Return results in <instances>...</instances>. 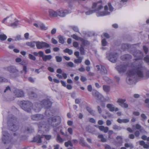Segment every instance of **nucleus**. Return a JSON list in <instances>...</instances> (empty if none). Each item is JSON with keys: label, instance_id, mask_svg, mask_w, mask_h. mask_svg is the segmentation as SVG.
I'll list each match as a JSON object with an SVG mask.
<instances>
[{"label": "nucleus", "instance_id": "60", "mask_svg": "<svg viewBox=\"0 0 149 149\" xmlns=\"http://www.w3.org/2000/svg\"><path fill=\"white\" fill-rule=\"evenodd\" d=\"M7 81V79L3 77H0V83L2 82H6Z\"/></svg>", "mask_w": 149, "mask_h": 149}, {"label": "nucleus", "instance_id": "20", "mask_svg": "<svg viewBox=\"0 0 149 149\" xmlns=\"http://www.w3.org/2000/svg\"><path fill=\"white\" fill-rule=\"evenodd\" d=\"M44 137V135H37L34 137L33 141L38 143H40L42 142L41 139Z\"/></svg>", "mask_w": 149, "mask_h": 149}, {"label": "nucleus", "instance_id": "29", "mask_svg": "<svg viewBox=\"0 0 149 149\" xmlns=\"http://www.w3.org/2000/svg\"><path fill=\"white\" fill-rule=\"evenodd\" d=\"M34 131L33 128L31 127H27L25 129V132L27 133L33 132Z\"/></svg>", "mask_w": 149, "mask_h": 149}, {"label": "nucleus", "instance_id": "53", "mask_svg": "<svg viewBox=\"0 0 149 149\" xmlns=\"http://www.w3.org/2000/svg\"><path fill=\"white\" fill-rule=\"evenodd\" d=\"M140 135V132L138 130H136L134 132V135L136 137H139Z\"/></svg>", "mask_w": 149, "mask_h": 149}, {"label": "nucleus", "instance_id": "3", "mask_svg": "<svg viewBox=\"0 0 149 149\" xmlns=\"http://www.w3.org/2000/svg\"><path fill=\"white\" fill-rule=\"evenodd\" d=\"M8 124L9 129L11 131L15 132L19 128V124L17 118L11 114L8 116Z\"/></svg>", "mask_w": 149, "mask_h": 149}, {"label": "nucleus", "instance_id": "48", "mask_svg": "<svg viewBox=\"0 0 149 149\" xmlns=\"http://www.w3.org/2000/svg\"><path fill=\"white\" fill-rule=\"evenodd\" d=\"M7 38V36L5 34L0 35V39L1 40H5Z\"/></svg>", "mask_w": 149, "mask_h": 149}, {"label": "nucleus", "instance_id": "22", "mask_svg": "<svg viewBox=\"0 0 149 149\" xmlns=\"http://www.w3.org/2000/svg\"><path fill=\"white\" fill-rule=\"evenodd\" d=\"M132 58V56L130 54H126L121 57V60L123 61H127L130 59Z\"/></svg>", "mask_w": 149, "mask_h": 149}, {"label": "nucleus", "instance_id": "37", "mask_svg": "<svg viewBox=\"0 0 149 149\" xmlns=\"http://www.w3.org/2000/svg\"><path fill=\"white\" fill-rule=\"evenodd\" d=\"M38 127L39 129L41 128H45L46 127L45 126V123L44 122H40L38 124Z\"/></svg>", "mask_w": 149, "mask_h": 149}, {"label": "nucleus", "instance_id": "39", "mask_svg": "<svg viewBox=\"0 0 149 149\" xmlns=\"http://www.w3.org/2000/svg\"><path fill=\"white\" fill-rule=\"evenodd\" d=\"M56 140L58 142L60 143H63L64 141L59 134L57 135Z\"/></svg>", "mask_w": 149, "mask_h": 149}, {"label": "nucleus", "instance_id": "17", "mask_svg": "<svg viewBox=\"0 0 149 149\" xmlns=\"http://www.w3.org/2000/svg\"><path fill=\"white\" fill-rule=\"evenodd\" d=\"M125 101V99L119 98L117 102L121 107L125 108H127L128 107V105L127 103H124Z\"/></svg>", "mask_w": 149, "mask_h": 149}, {"label": "nucleus", "instance_id": "51", "mask_svg": "<svg viewBox=\"0 0 149 149\" xmlns=\"http://www.w3.org/2000/svg\"><path fill=\"white\" fill-rule=\"evenodd\" d=\"M142 139L144 140H147V141H149V137L145 135H143L141 137Z\"/></svg>", "mask_w": 149, "mask_h": 149}, {"label": "nucleus", "instance_id": "64", "mask_svg": "<svg viewBox=\"0 0 149 149\" xmlns=\"http://www.w3.org/2000/svg\"><path fill=\"white\" fill-rule=\"evenodd\" d=\"M85 69L83 67V66H82L80 68L78 69V70L82 72H84L85 71Z\"/></svg>", "mask_w": 149, "mask_h": 149}, {"label": "nucleus", "instance_id": "47", "mask_svg": "<svg viewBox=\"0 0 149 149\" xmlns=\"http://www.w3.org/2000/svg\"><path fill=\"white\" fill-rule=\"evenodd\" d=\"M71 37L77 40H80L81 39V38L78 37L75 34H73V35H72Z\"/></svg>", "mask_w": 149, "mask_h": 149}, {"label": "nucleus", "instance_id": "58", "mask_svg": "<svg viewBox=\"0 0 149 149\" xmlns=\"http://www.w3.org/2000/svg\"><path fill=\"white\" fill-rule=\"evenodd\" d=\"M144 61L147 63H149V56L147 55L144 58Z\"/></svg>", "mask_w": 149, "mask_h": 149}, {"label": "nucleus", "instance_id": "36", "mask_svg": "<svg viewBox=\"0 0 149 149\" xmlns=\"http://www.w3.org/2000/svg\"><path fill=\"white\" fill-rule=\"evenodd\" d=\"M135 127L136 129L139 130L140 132H141L142 130H143L145 133H147V132L146 131L143 129H141L142 127L139 124H137L136 125Z\"/></svg>", "mask_w": 149, "mask_h": 149}, {"label": "nucleus", "instance_id": "59", "mask_svg": "<svg viewBox=\"0 0 149 149\" xmlns=\"http://www.w3.org/2000/svg\"><path fill=\"white\" fill-rule=\"evenodd\" d=\"M80 80L82 82H84L86 81L87 79L86 77L83 76H81Z\"/></svg>", "mask_w": 149, "mask_h": 149}, {"label": "nucleus", "instance_id": "19", "mask_svg": "<svg viewBox=\"0 0 149 149\" xmlns=\"http://www.w3.org/2000/svg\"><path fill=\"white\" fill-rule=\"evenodd\" d=\"M14 93L15 95L17 97H22L24 96V93L21 90H15L14 91Z\"/></svg>", "mask_w": 149, "mask_h": 149}, {"label": "nucleus", "instance_id": "25", "mask_svg": "<svg viewBox=\"0 0 149 149\" xmlns=\"http://www.w3.org/2000/svg\"><path fill=\"white\" fill-rule=\"evenodd\" d=\"M98 127L100 131L103 132L105 133H107L108 131L109 128L108 127H104L102 125L98 126Z\"/></svg>", "mask_w": 149, "mask_h": 149}, {"label": "nucleus", "instance_id": "5", "mask_svg": "<svg viewBox=\"0 0 149 149\" xmlns=\"http://www.w3.org/2000/svg\"><path fill=\"white\" fill-rule=\"evenodd\" d=\"M4 128L3 127L2 141L4 144L9 143L11 141V137L10 136L9 134L6 131L4 130Z\"/></svg>", "mask_w": 149, "mask_h": 149}, {"label": "nucleus", "instance_id": "33", "mask_svg": "<svg viewBox=\"0 0 149 149\" xmlns=\"http://www.w3.org/2000/svg\"><path fill=\"white\" fill-rule=\"evenodd\" d=\"M130 46L129 44L126 43H123L122 45V48L124 50H125L127 49L128 50L129 46Z\"/></svg>", "mask_w": 149, "mask_h": 149}, {"label": "nucleus", "instance_id": "24", "mask_svg": "<svg viewBox=\"0 0 149 149\" xmlns=\"http://www.w3.org/2000/svg\"><path fill=\"white\" fill-rule=\"evenodd\" d=\"M136 45V44L131 45L130 44V46H129V48H128V51L133 54V53L136 50V48L135 47V46Z\"/></svg>", "mask_w": 149, "mask_h": 149}, {"label": "nucleus", "instance_id": "7", "mask_svg": "<svg viewBox=\"0 0 149 149\" xmlns=\"http://www.w3.org/2000/svg\"><path fill=\"white\" fill-rule=\"evenodd\" d=\"M7 70L11 74H10L12 78L16 77L17 76L16 72H18L16 67L14 66H10L6 68Z\"/></svg>", "mask_w": 149, "mask_h": 149}, {"label": "nucleus", "instance_id": "63", "mask_svg": "<svg viewBox=\"0 0 149 149\" xmlns=\"http://www.w3.org/2000/svg\"><path fill=\"white\" fill-rule=\"evenodd\" d=\"M60 133L65 137H67L68 135L66 133H65L62 131V130H61L60 131Z\"/></svg>", "mask_w": 149, "mask_h": 149}, {"label": "nucleus", "instance_id": "14", "mask_svg": "<svg viewBox=\"0 0 149 149\" xmlns=\"http://www.w3.org/2000/svg\"><path fill=\"white\" fill-rule=\"evenodd\" d=\"M96 67L97 68V71L100 70V73L102 75H104L107 74V71L105 67L102 65L100 66L99 65H97Z\"/></svg>", "mask_w": 149, "mask_h": 149}, {"label": "nucleus", "instance_id": "62", "mask_svg": "<svg viewBox=\"0 0 149 149\" xmlns=\"http://www.w3.org/2000/svg\"><path fill=\"white\" fill-rule=\"evenodd\" d=\"M102 45L103 46H105L107 44V42L105 39L102 40Z\"/></svg>", "mask_w": 149, "mask_h": 149}, {"label": "nucleus", "instance_id": "56", "mask_svg": "<svg viewBox=\"0 0 149 149\" xmlns=\"http://www.w3.org/2000/svg\"><path fill=\"white\" fill-rule=\"evenodd\" d=\"M72 28L76 32H78L79 33V29L77 26H72Z\"/></svg>", "mask_w": 149, "mask_h": 149}, {"label": "nucleus", "instance_id": "12", "mask_svg": "<svg viewBox=\"0 0 149 149\" xmlns=\"http://www.w3.org/2000/svg\"><path fill=\"white\" fill-rule=\"evenodd\" d=\"M127 65L123 63L120 65H118L116 67V69L119 73H121L124 72L126 70Z\"/></svg>", "mask_w": 149, "mask_h": 149}, {"label": "nucleus", "instance_id": "6", "mask_svg": "<svg viewBox=\"0 0 149 149\" xmlns=\"http://www.w3.org/2000/svg\"><path fill=\"white\" fill-rule=\"evenodd\" d=\"M106 58L110 62L115 63L116 61L118 58V54L116 52H111L107 54Z\"/></svg>", "mask_w": 149, "mask_h": 149}, {"label": "nucleus", "instance_id": "18", "mask_svg": "<svg viewBox=\"0 0 149 149\" xmlns=\"http://www.w3.org/2000/svg\"><path fill=\"white\" fill-rule=\"evenodd\" d=\"M57 12L58 13V16L62 17H65L66 15L69 13L68 10H60L58 11H57Z\"/></svg>", "mask_w": 149, "mask_h": 149}, {"label": "nucleus", "instance_id": "30", "mask_svg": "<svg viewBox=\"0 0 149 149\" xmlns=\"http://www.w3.org/2000/svg\"><path fill=\"white\" fill-rule=\"evenodd\" d=\"M77 58L75 59L74 60V62L76 64L80 63L82 61V60L83 59V57H77Z\"/></svg>", "mask_w": 149, "mask_h": 149}, {"label": "nucleus", "instance_id": "11", "mask_svg": "<svg viewBox=\"0 0 149 149\" xmlns=\"http://www.w3.org/2000/svg\"><path fill=\"white\" fill-rule=\"evenodd\" d=\"M92 95L97 100L100 102L103 100L104 97L98 92L96 90H93L92 92Z\"/></svg>", "mask_w": 149, "mask_h": 149}, {"label": "nucleus", "instance_id": "34", "mask_svg": "<svg viewBox=\"0 0 149 149\" xmlns=\"http://www.w3.org/2000/svg\"><path fill=\"white\" fill-rule=\"evenodd\" d=\"M84 46L82 45H81L79 50L81 54L82 55H84L85 54V50L84 49Z\"/></svg>", "mask_w": 149, "mask_h": 149}, {"label": "nucleus", "instance_id": "44", "mask_svg": "<svg viewBox=\"0 0 149 149\" xmlns=\"http://www.w3.org/2000/svg\"><path fill=\"white\" fill-rule=\"evenodd\" d=\"M65 145L66 147H68L69 146L71 147L73 146V144L70 141H69L67 142H65Z\"/></svg>", "mask_w": 149, "mask_h": 149}, {"label": "nucleus", "instance_id": "49", "mask_svg": "<svg viewBox=\"0 0 149 149\" xmlns=\"http://www.w3.org/2000/svg\"><path fill=\"white\" fill-rule=\"evenodd\" d=\"M141 117L142 118L141 119L143 121H145L147 119V117L146 116L145 114L144 113H142L141 114Z\"/></svg>", "mask_w": 149, "mask_h": 149}, {"label": "nucleus", "instance_id": "55", "mask_svg": "<svg viewBox=\"0 0 149 149\" xmlns=\"http://www.w3.org/2000/svg\"><path fill=\"white\" fill-rule=\"evenodd\" d=\"M40 28L42 30H46L47 29V27H46L44 24H40Z\"/></svg>", "mask_w": 149, "mask_h": 149}, {"label": "nucleus", "instance_id": "50", "mask_svg": "<svg viewBox=\"0 0 149 149\" xmlns=\"http://www.w3.org/2000/svg\"><path fill=\"white\" fill-rule=\"evenodd\" d=\"M55 58L56 61L58 62H60L62 61V58L61 56H56Z\"/></svg>", "mask_w": 149, "mask_h": 149}, {"label": "nucleus", "instance_id": "38", "mask_svg": "<svg viewBox=\"0 0 149 149\" xmlns=\"http://www.w3.org/2000/svg\"><path fill=\"white\" fill-rule=\"evenodd\" d=\"M58 38L59 39V42L60 43L63 44L64 43L65 39L63 36L61 35H59L58 36Z\"/></svg>", "mask_w": 149, "mask_h": 149}, {"label": "nucleus", "instance_id": "1", "mask_svg": "<svg viewBox=\"0 0 149 149\" xmlns=\"http://www.w3.org/2000/svg\"><path fill=\"white\" fill-rule=\"evenodd\" d=\"M142 62L140 60H136L131 65L133 70L128 71L126 81L129 84H135L138 79V77L142 78L144 76L145 68L142 66Z\"/></svg>", "mask_w": 149, "mask_h": 149}, {"label": "nucleus", "instance_id": "21", "mask_svg": "<svg viewBox=\"0 0 149 149\" xmlns=\"http://www.w3.org/2000/svg\"><path fill=\"white\" fill-rule=\"evenodd\" d=\"M49 15L51 17H56L58 16L57 11H54L52 9H49Z\"/></svg>", "mask_w": 149, "mask_h": 149}, {"label": "nucleus", "instance_id": "23", "mask_svg": "<svg viewBox=\"0 0 149 149\" xmlns=\"http://www.w3.org/2000/svg\"><path fill=\"white\" fill-rule=\"evenodd\" d=\"M15 22L10 23L8 26H11L13 28H15L17 27L19 25V22L20 21L16 19H15Z\"/></svg>", "mask_w": 149, "mask_h": 149}, {"label": "nucleus", "instance_id": "2", "mask_svg": "<svg viewBox=\"0 0 149 149\" xmlns=\"http://www.w3.org/2000/svg\"><path fill=\"white\" fill-rule=\"evenodd\" d=\"M101 1H100L97 3H93L92 6V10H90L86 12V15H89L92 13L97 12V16H102L109 15L110 14V12L108 11V7L107 6H105L104 7V11L100 12L99 11L103 8V6L101 4Z\"/></svg>", "mask_w": 149, "mask_h": 149}, {"label": "nucleus", "instance_id": "27", "mask_svg": "<svg viewBox=\"0 0 149 149\" xmlns=\"http://www.w3.org/2000/svg\"><path fill=\"white\" fill-rule=\"evenodd\" d=\"M107 107L110 111L113 112L114 111L115 107L113 104H108L107 105Z\"/></svg>", "mask_w": 149, "mask_h": 149}, {"label": "nucleus", "instance_id": "52", "mask_svg": "<svg viewBox=\"0 0 149 149\" xmlns=\"http://www.w3.org/2000/svg\"><path fill=\"white\" fill-rule=\"evenodd\" d=\"M29 58L31 60L33 61H35L36 60V57L31 54H29Z\"/></svg>", "mask_w": 149, "mask_h": 149}, {"label": "nucleus", "instance_id": "13", "mask_svg": "<svg viewBox=\"0 0 149 149\" xmlns=\"http://www.w3.org/2000/svg\"><path fill=\"white\" fill-rule=\"evenodd\" d=\"M43 107L42 105L39 103H35L32 106L33 109L36 112H39Z\"/></svg>", "mask_w": 149, "mask_h": 149}, {"label": "nucleus", "instance_id": "26", "mask_svg": "<svg viewBox=\"0 0 149 149\" xmlns=\"http://www.w3.org/2000/svg\"><path fill=\"white\" fill-rule=\"evenodd\" d=\"M52 58V57L51 55H45L42 59L43 61L46 62L47 61L50 60Z\"/></svg>", "mask_w": 149, "mask_h": 149}, {"label": "nucleus", "instance_id": "61", "mask_svg": "<svg viewBox=\"0 0 149 149\" xmlns=\"http://www.w3.org/2000/svg\"><path fill=\"white\" fill-rule=\"evenodd\" d=\"M108 6L109 7V11L111 12L113 11V8L111 4L110 3H109L108 4Z\"/></svg>", "mask_w": 149, "mask_h": 149}, {"label": "nucleus", "instance_id": "40", "mask_svg": "<svg viewBox=\"0 0 149 149\" xmlns=\"http://www.w3.org/2000/svg\"><path fill=\"white\" fill-rule=\"evenodd\" d=\"M63 51L65 53H68V54L70 55L72 54L73 53V51L71 50L70 49L68 48H67L65 49Z\"/></svg>", "mask_w": 149, "mask_h": 149}, {"label": "nucleus", "instance_id": "28", "mask_svg": "<svg viewBox=\"0 0 149 149\" xmlns=\"http://www.w3.org/2000/svg\"><path fill=\"white\" fill-rule=\"evenodd\" d=\"M36 41H33L30 42H26V44L28 46L30 47L31 48H34L36 45Z\"/></svg>", "mask_w": 149, "mask_h": 149}, {"label": "nucleus", "instance_id": "45", "mask_svg": "<svg viewBox=\"0 0 149 149\" xmlns=\"http://www.w3.org/2000/svg\"><path fill=\"white\" fill-rule=\"evenodd\" d=\"M65 64L68 67H70L71 68H72L74 67V64L71 62H66L65 63Z\"/></svg>", "mask_w": 149, "mask_h": 149}, {"label": "nucleus", "instance_id": "32", "mask_svg": "<svg viewBox=\"0 0 149 149\" xmlns=\"http://www.w3.org/2000/svg\"><path fill=\"white\" fill-rule=\"evenodd\" d=\"M103 90L106 92H109L110 90V87L109 86L104 85L103 86Z\"/></svg>", "mask_w": 149, "mask_h": 149}, {"label": "nucleus", "instance_id": "46", "mask_svg": "<svg viewBox=\"0 0 149 149\" xmlns=\"http://www.w3.org/2000/svg\"><path fill=\"white\" fill-rule=\"evenodd\" d=\"M29 96L31 98H35L37 97V95L35 93L33 92H31L29 93Z\"/></svg>", "mask_w": 149, "mask_h": 149}, {"label": "nucleus", "instance_id": "43", "mask_svg": "<svg viewBox=\"0 0 149 149\" xmlns=\"http://www.w3.org/2000/svg\"><path fill=\"white\" fill-rule=\"evenodd\" d=\"M88 131L89 132L92 134H95L96 132L95 130L93 128L88 129Z\"/></svg>", "mask_w": 149, "mask_h": 149}, {"label": "nucleus", "instance_id": "15", "mask_svg": "<svg viewBox=\"0 0 149 149\" xmlns=\"http://www.w3.org/2000/svg\"><path fill=\"white\" fill-rule=\"evenodd\" d=\"M41 103L43 107H44L47 109L50 107L52 105L51 102L48 99L43 100Z\"/></svg>", "mask_w": 149, "mask_h": 149}, {"label": "nucleus", "instance_id": "42", "mask_svg": "<svg viewBox=\"0 0 149 149\" xmlns=\"http://www.w3.org/2000/svg\"><path fill=\"white\" fill-rule=\"evenodd\" d=\"M112 128L113 130H120L122 129V128L121 127L118 126L116 125H113V126Z\"/></svg>", "mask_w": 149, "mask_h": 149}, {"label": "nucleus", "instance_id": "16", "mask_svg": "<svg viewBox=\"0 0 149 149\" xmlns=\"http://www.w3.org/2000/svg\"><path fill=\"white\" fill-rule=\"evenodd\" d=\"M43 118V115L39 114L33 115L31 116V118L33 120L38 121L41 120Z\"/></svg>", "mask_w": 149, "mask_h": 149}, {"label": "nucleus", "instance_id": "35", "mask_svg": "<svg viewBox=\"0 0 149 149\" xmlns=\"http://www.w3.org/2000/svg\"><path fill=\"white\" fill-rule=\"evenodd\" d=\"M98 137L101 139V142H105L107 141V140L106 139L104 138L103 135L100 134L98 135Z\"/></svg>", "mask_w": 149, "mask_h": 149}, {"label": "nucleus", "instance_id": "8", "mask_svg": "<svg viewBox=\"0 0 149 149\" xmlns=\"http://www.w3.org/2000/svg\"><path fill=\"white\" fill-rule=\"evenodd\" d=\"M48 122L49 125L53 127H56L60 123L58 122L57 120V117L55 116L52 118H49L48 119Z\"/></svg>", "mask_w": 149, "mask_h": 149}, {"label": "nucleus", "instance_id": "9", "mask_svg": "<svg viewBox=\"0 0 149 149\" xmlns=\"http://www.w3.org/2000/svg\"><path fill=\"white\" fill-rule=\"evenodd\" d=\"M36 45L37 48L38 49H42L44 47L49 48L50 47L49 44L43 41H36Z\"/></svg>", "mask_w": 149, "mask_h": 149}, {"label": "nucleus", "instance_id": "4", "mask_svg": "<svg viewBox=\"0 0 149 149\" xmlns=\"http://www.w3.org/2000/svg\"><path fill=\"white\" fill-rule=\"evenodd\" d=\"M20 106L21 108L26 112H31L33 104L31 102L28 101H24L20 102Z\"/></svg>", "mask_w": 149, "mask_h": 149}, {"label": "nucleus", "instance_id": "41", "mask_svg": "<svg viewBox=\"0 0 149 149\" xmlns=\"http://www.w3.org/2000/svg\"><path fill=\"white\" fill-rule=\"evenodd\" d=\"M125 146L127 148H134L133 145L132 143H125Z\"/></svg>", "mask_w": 149, "mask_h": 149}, {"label": "nucleus", "instance_id": "57", "mask_svg": "<svg viewBox=\"0 0 149 149\" xmlns=\"http://www.w3.org/2000/svg\"><path fill=\"white\" fill-rule=\"evenodd\" d=\"M38 55H39V57H42V59L43 57L45 55V54L44 52L43 51H40L39 52Z\"/></svg>", "mask_w": 149, "mask_h": 149}, {"label": "nucleus", "instance_id": "54", "mask_svg": "<svg viewBox=\"0 0 149 149\" xmlns=\"http://www.w3.org/2000/svg\"><path fill=\"white\" fill-rule=\"evenodd\" d=\"M15 39L14 41H17V40H19L22 39L21 36L20 35H18L15 38Z\"/></svg>", "mask_w": 149, "mask_h": 149}, {"label": "nucleus", "instance_id": "31", "mask_svg": "<svg viewBox=\"0 0 149 149\" xmlns=\"http://www.w3.org/2000/svg\"><path fill=\"white\" fill-rule=\"evenodd\" d=\"M80 41L82 42V44L81 45H82L84 46H85L88 45L90 44L88 40L82 38H81Z\"/></svg>", "mask_w": 149, "mask_h": 149}, {"label": "nucleus", "instance_id": "10", "mask_svg": "<svg viewBox=\"0 0 149 149\" xmlns=\"http://www.w3.org/2000/svg\"><path fill=\"white\" fill-rule=\"evenodd\" d=\"M132 54L135 57H137L138 58L135 59V61L133 62L132 64L135 62L136 60H140L142 61V60H141V59L142 58L143 56V53L140 50H136ZM142 62H143V61ZM142 63L143 62L142 64Z\"/></svg>", "mask_w": 149, "mask_h": 149}]
</instances>
